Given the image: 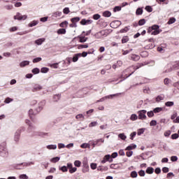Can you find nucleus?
Instances as JSON below:
<instances>
[{
    "mask_svg": "<svg viewBox=\"0 0 179 179\" xmlns=\"http://www.w3.org/2000/svg\"><path fill=\"white\" fill-rule=\"evenodd\" d=\"M157 125V121L155 120H151V122H150V127H156Z\"/></svg>",
    "mask_w": 179,
    "mask_h": 179,
    "instance_id": "obj_44",
    "label": "nucleus"
},
{
    "mask_svg": "<svg viewBox=\"0 0 179 179\" xmlns=\"http://www.w3.org/2000/svg\"><path fill=\"white\" fill-rule=\"evenodd\" d=\"M138 176H140V177H145V176H146V171H145L143 169H141L138 171Z\"/></svg>",
    "mask_w": 179,
    "mask_h": 179,
    "instance_id": "obj_33",
    "label": "nucleus"
},
{
    "mask_svg": "<svg viewBox=\"0 0 179 179\" xmlns=\"http://www.w3.org/2000/svg\"><path fill=\"white\" fill-rule=\"evenodd\" d=\"M107 34H106V31L102 30L96 34H95L96 38H101V37H106Z\"/></svg>",
    "mask_w": 179,
    "mask_h": 179,
    "instance_id": "obj_11",
    "label": "nucleus"
},
{
    "mask_svg": "<svg viewBox=\"0 0 179 179\" xmlns=\"http://www.w3.org/2000/svg\"><path fill=\"white\" fill-rule=\"evenodd\" d=\"M8 155H9V152L5 144L0 145V156L1 157H8Z\"/></svg>",
    "mask_w": 179,
    "mask_h": 179,
    "instance_id": "obj_3",
    "label": "nucleus"
},
{
    "mask_svg": "<svg viewBox=\"0 0 179 179\" xmlns=\"http://www.w3.org/2000/svg\"><path fill=\"white\" fill-rule=\"evenodd\" d=\"M140 58H141V57H139V55H133L131 56V59H132L133 61H139Z\"/></svg>",
    "mask_w": 179,
    "mask_h": 179,
    "instance_id": "obj_39",
    "label": "nucleus"
},
{
    "mask_svg": "<svg viewBox=\"0 0 179 179\" xmlns=\"http://www.w3.org/2000/svg\"><path fill=\"white\" fill-rule=\"evenodd\" d=\"M32 73H34V75H37L38 73H40V69L38 68H34L31 70Z\"/></svg>",
    "mask_w": 179,
    "mask_h": 179,
    "instance_id": "obj_31",
    "label": "nucleus"
},
{
    "mask_svg": "<svg viewBox=\"0 0 179 179\" xmlns=\"http://www.w3.org/2000/svg\"><path fill=\"white\" fill-rule=\"evenodd\" d=\"M178 138H179V134L177 133L173 134L171 136V139H173V140L178 139Z\"/></svg>",
    "mask_w": 179,
    "mask_h": 179,
    "instance_id": "obj_40",
    "label": "nucleus"
},
{
    "mask_svg": "<svg viewBox=\"0 0 179 179\" xmlns=\"http://www.w3.org/2000/svg\"><path fill=\"white\" fill-rule=\"evenodd\" d=\"M145 10H147V12H152L153 8H152V7L150 6H145Z\"/></svg>",
    "mask_w": 179,
    "mask_h": 179,
    "instance_id": "obj_63",
    "label": "nucleus"
},
{
    "mask_svg": "<svg viewBox=\"0 0 179 179\" xmlns=\"http://www.w3.org/2000/svg\"><path fill=\"white\" fill-rule=\"evenodd\" d=\"M154 171L155 174H160V173H162V169L160 167H157L155 169H154Z\"/></svg>",
    "mask_w": 179,
    "mask_h": 179,
    "instance_id": "obj_52",
    "label": "nucleus"
},
{
    "mask_svg": "<svg viewBox=\"0 0 179 179\" xmlns=\"http://www.w3.org/2000/svg\"><path fill=\"white\" fill-rule=\"evenodd\" d=\"M30 64V62L29 61H23L20 64V66L22 68H24V66H27V65H29Z\"/></svg>",
    "mask_w": 179,
    "mask_h": 179,
    "instance_id": "obj_26",
    "label": "nucleus"
},
{
    "mask_svg": "<svg viewBox=\"0 0 179 179\" xmlns=\"http://www.w3.org/2000/svg\"><path fill=\"white\" fill-rule=\"evenodd\" d=\"M173 23H176V18L171 17L168 22V24H173Z\"/></svg>",
    "mask_w": 179,
    "mask_h": 179,
    "instance_id": "obj_55",
    "label": "nucleus"
},
{
    "mask_svg": "<svg viewBox=\"0 0 179 179\" xmlns=\"http://www.w3.org/2000/svg\"><path fill=\"white\" fill-rule=\"evenodd\" d=\"M171 83V80H170V78H164V83L166 86H169V85H170Z\"/></svg>",
    "mask_w": 179,
    "mask_h": 179,
    "instance_id": "obj_29",
    "label": "nucleus"
},
{
    "mask_svg": "<svg viewBox=\"0 0 179 179\" xmlns=\"http://www.w3.org/2000/svg\"><path fill=\"white\" fill-rule=\"evenodd\" d=\"M108 170V167L107 166H99L97 167L98 171H107Z\"/></svg>",
    "mask_w": 179,
    "mask_h": 179,
    "instance_id": "obj_18",
    "label": "nucleus"
},
{
    "mask_svg": "<svg viewBox=\"0 0 179 179\" xmlns=\"http://www.w3.org/2000/svg\"><path fill=\"white\" fill-rule=\"evenodd\" d=\"M118 138H120V139H122V141H125L127 139V136L124 133H120L118 134Z\"/></svg>",
    "mask_w": 179,
    "mask_h": 179,
    "instance_id": "obj_28",
    "label": "nucleus"
},
{
    "mask_svg": "<svg viewBox=\"0 0 179 179\" xmlns=\"http://www.w3.org/2000/svg\"><path fill=\"white\" fill-rule=\"evenodd\" d=\"M177 160H178V157L173 155L171 157V161L174 162H177Z\"/></svg>",
    "mask_w": 179,
    "mask_h": 179,
    "instance_id": "obj_54",
    "label": "nucleus"
},
{
    "mask_svg": "<svg viewBox=\"0 0 179 179\" xmlns=\"http://www.w3.org/2000/svg\"><path fill=\"white\" fill-rule=\"evenodd\" d=\"M41 89H43V87L38 84L37 85H35L33 90H32V92H37V90H41Z\"/></svg>",
    "mask_w": 179,
    "mask_h": 179,
    "instance_id": "obj_19",
    "label": "nucleus"
},
{
    "mask_svg": "<svg viewBox=\"0 0 179 179\" xmlns=\"http://www.w3.org/2000/svg\"><path fill=\"white\" fill-rule=\"evenodd\" d=\"M129 40V39L128 38V37L124 36V37L122 38V44H125V43H128Z\"/></svg>",
    "mask_w": 179,
    "mask_h": 179,
    "instance_id": "obj_60",
    "label": "nucleus"
},
{
    "mask_svg": "<svg viewBox=\"0 0 179 179\" xmlns=\"http://www.w3.org/2000/svg\"><path fill=\"white\" fill-rule=\"evenodd\" d=\"M80 148H82V149H87V148H90V144L84 143L80 145Z\"/></svg>",
    "mask_w": 179,
    "mask_h": 179,
    "instance_id": "obj_34",
    "label": "nucleus"
},
{
    "mask_svg": "<svg viewBox=\"0 0 179 179\" xmlns=\"http://www.w3.org/2000/svg\"><path fill=\"white\" fill-rule=\"evenodd\" d=\"M61 99V94H57L53 96V101H58Z\"/></svg>",
    "mask_w": 179,
    "mask_h": 179,
    "instance_id": "obj_24",
    "label": "nucleus"
},
{
    "mask_svg": "<svg viewBox=\"0 0 179 179\" xmlns=\"http://www.w3.org/2000/svg\"><path fill=\"white\" fill-rule=\"evenodd\" d=\"M146 113H148V111L145 109L138 110L137 112L138 115V120H146Z\"/></svg>",
    "mask_w": 179,
    "mask_h": 179,
    "instance_id": "obj_5",
    "label": "nucleus"
},
{
    "mask_svg": "<svg viewBox=\"0 0 179 179\" xmlns=\"http://www.w3.org/2000/svg\"><path fill=\"white\" fill-rule=\"evenodd\" d=\"M11 101H13V99L9 97L6 98L4 100V103H6V104H9V103H11Z\"/></svg>",
    "mask_w": 179,
    "mask_h": 179,
    "instance_id": "obj_48",
    "label": "nucleus"
},
{
    "mask_svg": "<svg viewBox=\"0 0 179 179\" xmlns=\"http://www.w3.org/2000/svg\"><path fill=\"white\" fill-rule=\"evenodd\" d=\"M69 12H71V11L69 10V8H68V7L64 8V10H63V13L65 15H68V13H69Z\"/></svg>",
    "mask_w": 179,
    "mask_h": 179,
    "instance_id": "obj_61",
    "label": "nucleus"
},
{
    "mask_svg": "<svg viewBox=\"0 0 179 179\" xmlns=\"http://www.w3.org/2000/svg\"><path fill=\"white\" fill-rule=\"evenodd\" d=\"M162 100H164V95H158L155 98V101H157V103H159V101H162Z\"/></svg>",
    "mask_w": 179,
    "mask_h": 179,
    "instance_id": "obj_21",
    "label": "nucleus"
},
{
    "mask_svg": "<svg viewBox=\"0 0 179 179\" xmlns=\"http://www.w3.org/2000/svg\"><path fill=\"white\" fill-rule=\"evenodd\" d=\"M83 173H89V164H87V162L85 161L83 162Z\"/></svg>",
    "mask_w": 179,
    "mask_h": 179,
    "instance_id": "obj_10",
    "label": "nucleus"
},
{
    "mask_svg": "<svg viewBox=\"0 0 179 179\" xmlns=\"http://www.w3.org/2000/svg\"><path fill=\"white\" fill-rule=\"evenodd\" d=\"M59 170H60V171H62V173H66V171H68V167H66V166H63L62 167H59Z\"/></svg>",
    "mask_w": 179,
    "mask_h": 179,
    "instance_id": "obj_32",
    "label": "nucleus"
},
{
    "mask_svg": "<svg viewBox=\"0 0 179 179\" xmlns=\"http://www.w3.org/2000/svg\"><path fill=\"white\" fill-rule=\"evenodd\" d=\"M13 167L16 170H24V169H26V166L24 165V162L14 164Z\"/></svg>",
    "mask_w": 179,
    "mask_h": 179,
    "instance_id": "obj_8",
    "label": "nucleus"
},
{
    "mask_svg": "<svg viewBox=\"0 0 179 179\" xmlns=\"http://www.w3.org/2000/svg\"><path fill=\"white\" fill-rule=\"evenodd\" d=\"M65 26H68V22L67 21H64V22L60 23V27H65Z\"/></svg>",
    "mask_w": 179,
    "mask_h": 179,
    "instance_id": "obj_62",
    "label": "nucleus"
},
{
    "mask_svg": "<svg viewBox=\"0 0 179 179\" xmlns=\"http://www.w3.org/2000/svg\"><path fill=\"white\" fill-rule=\"evenodd\" d=\"M146 23V20L145 19H141L138 21V25L139 26H143Z\"/></svg>",
    "mask_w": 179,
    "mask_h": 179,
    "instance_id": "obj_51",
    "label": "nucleus"
},
{
    "mask_svg": "<svg viewBox=\"0 0 179 179\" xmlns=\"http://www.w3.org/2000/svg\"><path fill=\"white\" fill-rule=\"evenodd\" d=\"M95 143L96 144V146H101L102 143H104V138H99L96 140H94Z\"/></svg>",
    "mask_w": 179,
    "mask_h": 179,
    "instance_id": "obj_14",
    "label": "nucleus"
},
{
    "mask_svg": "<svg viewBox=\"0 0 179 179\" xmlns=\"http://www.w3.org/2000/svg\"><path fill=\"white\" fill-rule=\"evenodd\" d=\"M25 123L27 124V125H29L28 127V134H31V132L33 131H34V129H36V127L34 126H33V124H31V122H30L29 120H25Z\"/></svg>",
    "mask_w": 179,
    "mask_h": 179,
    "instance_id": "obj_7",
    "label": "nucleus"
},
{
    "mask_svg": "<svg viewBox=\"0 0 179 179\" xmlns=\"http://www.w3.org/2000/svg\"><path fill=\"white\" fill-rule=\"evenodd\" d=\"M65 33H66V30H65V29H59L57 31L58 34H65Z\"/></svg>",
    "mask_w": 179,
    "mask_h": 179,
    "instance_id": "obj_45",
    "label": "nucleus"
},
{
    "mask_svg": "<svg viewBox=\"0 0 179 179\" xmlns=\"http://www.w3.org/2000/svg\"><path fill=\"white\" fill-rule=\"evenodd\" d=\"M50 71L49 68H41V73H47Z\"/></svg>",
    "mask_w": 179,
    "mask_h": 179,
    "instance_id": "obj_47",
    "label": "nucleus"
},
{
    "mask_svg": "<svg viewBox=\"0 0 179 179\" xmlns=\"http://www.w3.org/2000/svg\"><path fill=\"white\" fill-rule=\"evenodd\" d=\"M138 116L137 114H131V116H130V120L131 121H136V120H138Z\"/></svg>",
    "mask_w": 179,
    "mask_h": 179,
    "instance_id": "obj_25",
    "label": "nucleus"
},
{
    "mask_svg": "<svg viewBox=\"0 0 179 179\" xmlns=\"http://www.w3.org/2000/svg\"><path fill=\"white\" fill-rule=\"evenodd\" d=\"M82 57V53H78L74 55L73 57V62H77L78 59Z\"/></svg>",
    "mask_w": 179,
    "mask_h": 179,
    "instance_id": "obj_15",
    "label": "nucleus"
},
{
    "mask_svg": "<svg viewBox=\"0 0 179 179\" xmlns=\"http://www.w3.org/2000/svg\"><path fill=\"white\" fill-rule=\"evenodd\" d=\"M90 168L92 169V170H96V169H97V164L91 163L90 164Z\"/></svg>",
    "mask_w": 179,
    "mask_h": 179,
    "instance_id": "obj_46",
    "label": "nucleus"
},
{
    "mask_svg": "<svg viewBox=\"0 0 179 179\" xmlns=\"http://www.w3.org/2000/svg\"><path fill=\"white\" fill-rule=\"evenodd\" d=\"M145 173L146 174H153V173H155V169L153 167L148 166L145 170Z\"/></svg>",
    "mask_w": 179,
    "mask_h": 179,
    "instance_id": "obj_13",
    "label": "nucleus"
},
{
    "mask_svg": "<svg viewBox=\"0 0 179 179\" xmlns=\"http://www.w3.org/2000/svg\"><path fill=\"white\" fill-rule=\"evenodd\" d=\"M134 155V151L129 150L126 152V156L127 157H131Z\"/></svg>",
    "mask_w": 179,
    "mask_h": 179,
    "instance_id": "obj_56",
    "label": "nucleus"
},
{
    "mask_svg": "<svg viewBox=\"0 0 179 179\" xmlns=\"http://www.w3.org/2000/svg\"><path fill=\"white\" fill-rule=\"evenodd\" d=\"M103 16H104V17H110V16H111V12L108 10L104 11L103 13Z\"/></svg>",
    "mask_w": 179,
    "mask_h": 179,
    "instance_id": "obj_30",
    "label": "nucleus"
},
{
    "mask_svg": "<svg viewBox=\"0 0 179 179\" xmlns=\"http://www.w3.org/2000/svg\"><path fill=\"white\" fill-rule=\"evenodd\" d=\"M44 106H45V100H43L38 103V107L36 109V113H40V111L43 110Z\"/></svg>",
    "mask_w": 179,
    "mask_h": 179,
    "instance_id": "obj_9",
    "label": "nucleus"
},
{
    "mask_svg": "<svg viewBox=\"0 0 179 179\" xmlns=\"http://www.w3.org/2000/svg\"><path fill=\"white\" fill-rule=\"evenodd\" d=\"M136 136V131H133L130 134V139L134 141V138Z\"/></svg>",
    "mask_w": 179,
    "mask_h": 179,
    "instance_id": "obj_49",
    "label": "nucleus"
},
{
    "mask_svg": "<svg viewBox=\"0 0 179 179\" xmlns=\"http://www.w3.org/2000/svg\"><path fill=\"white\" fill-rule=\"evenodd\" d=\"M166 107H173L174 106V101H166L165 102Z\"/></svg>",
    "mask_w": 179,
    "mask_h": 179,
    "instance_id": "obj_35",
    "label": "nucleus"
},
{
    "mask_svg": "<svg viewBox=\"0 0 179 179\" xmlns=\"http://www.w3.org/2000/svg\"><path fill=\"white\" fill-rule=\"evenodd\" d=\"M77 170H78V168H76V167L73 166V167H71V169H69V173L73 174V173H76Z\"/></svg>",
    "mask_w": 179,
    "mask_h": 179,
    "instance_id": "obj_41",
    "label": "nucleus"
},
{
    "mask_svg": "<svg viewBox=\"0 0 179 179\" xmlns=\"http://www.w3.org/2000/svg\"><path fill=\"white\" fill-rule=\"evenodd\" d=\"M60 159V157H55L50 159V162L51 163H58V162H59Z\"/></svg>",
    "mask_w": 179,
    "mask_h": 179,
    "instance_id": "obj_20",
    "label": "nucleus"
},
{
    "mask_svg": "<svg viewBox=\"0 0 179 179\" xmlns=\"http://www.w3.org/2000/svg\"><path fill=\"white\" fill-rule=\"evenodd\" d=\"M120 94H121V93H116V94H113L105 96L101 98L99 100L96 101V103L103 102V101L107 100V99H114V97H118V96H120Z\"/></svg>",
    "mask_w": 179,
    "mask_h": 179,
    "instance_id": "obj_4",
    "label": "nucleus"
},
{
    "mask_svg": "<svg viewBox=\"0 0 179 179\" xmlns=\"http://www.w3.org/2000/svg\"><path fill=\"white\" fill-rule=\"evenodd\" d=\"M19 178L20 179H29V176L26 174H21L19 176Z\"/></svg>",
    "mask_w": 179,
    "mask_h": 179,
    "instance_id": "obj_57",
    "label": "nucleus"
},
{
    "mask_svg": "<svg viewBox=\"0 0 179 179\" xmlns=\"http://www.w3.org/2000/svg\"><path fill=\"white\" fill-rule=\"evenodd\" d=\"M87 41V38L85 36L80 37V43H86Z\"/></svg>",
    "mask_w": 179,
    "mask_h": 179,
    "instance_id": "obj_50",
    "label": "nucleus"
},
{
    "mask_svg": "<svg viewBox=\"0 0 179 179\" xmlns=\"http://www.w3.org/2000/svg\"><path fill=\"white\" fill-rule=\"evenodd\" d=\"M136 13V15H142L143 13V10H142V8H138Z\"/></svg>",
    "mask_w": 179,
    "mask_h": 179,
    "instance_id": "obj_59",
    "label": "nucleus"
},
{
    "mask_svg": "<svg viewBox=\"0 0 179 179\" xmlns=\"http://www.w3.org/2000/svg\"><path fill=\"white\" fill-rule=\"evenodd\" d=\"M74 166L75 167H80L82 166V162L79 160H76L74 162Z\"/></svg>",
    "mask_w": 179,
    "mask_h": 179,
    "instance_id": "obj_36",
    "label": "nucleus"
},
{
    "mask_svg": "<svg viewBox=\"0 0 179 179\" xmlns=\"http://www.w3.org/2000/svg\"><path fill=\"white\" fill-rule=\"evenodd\" d=\"M45 41V38H39L36 41H35V43L37 44V45H41L43 44V43H44Z\"/></svg>",
    "mask_w": 179,
    "mask_h": 179,
    "instance_id": "obj_17",
    "label": "nucleus"
},
{
    "mask_svg": "<svg viewBox=\"0 0 179 179\" xmlns=\"http://www.w3.org/2000/svg\"><path fill=\"white\" fill-rule=\"evenodd\" d=\"M26 19H27V15H22V14H20V13H17L16 15L14 16L15 20H26Z\"/></svg>",
    "mask_w": 179,
    "mask_h": 179,
    "instance_id": "obj_6",
    "label": "nucleus"
},
{
    "mask_svg": "<svg viewBox=\"0 0 179 179\" xmlns=\"http://www.w3.org/2000/svg\"><path fill=\"white\" fill-rule=\"evenodd\" d=\"M24 164L25 165V167H28V166H31V164H34V162H24Z\"/></svg>",
    "mask_w": 179,
    "mask_h": 179,
    "instance_id": "obj_64",
    "label": "nucleus"
},
{
    "mask_svg": "<svg viewBox=\"0 0 179 179\" xmlns=\"http://www.w3.org/2000/svg\"><path fill=\"white\" fill-rule=\"evenodd\" d=\"M152 111L154 112V114H157V113L163 111V108L157 107V108H154Z\"/></svg>",
    "mask_w": 179,
    "mask_h": 179,
    "instance_id": "obj_22",
    "label": "nucleus"
},
{
    "mask_svg": "<svg viewBox=\"0 0 179 179\" xmlns=\"http://www.w3.org/2000/svg\"><path fill=\"white\" fill-rule=\"evenodd\" d=\"M71 20L72 23H76V22H79V20H80V18L79 17H76L72 18Z\"/></svg>",
    "mask_w": 179,
    "mask_h": 179,
    "instance_id": "obj_53",
    "label": "nucleus"
},
{
    "mask_svg": "<svg viewBox=\"0 0 179 179\" xmlns=\"http://www.w3.org/2000/svg\"><path fill=\"white\" fill-rule=\"evenodd\" d=\"M24 131H26V127H22L15 131L14 134V142H15V143H19L20 135L22 132H24Z\"/></svg>",
    "mask_w": 179,
    "mask_h": 179,
    "instance_id": "obj_1",
    "label": "nucleus"
},
{
    "mask_svg": "<svg viewBox=\"0 0 179 179\" xmlns=\"http://www.w3.org/2000/svg\"><path fill=\"white\" fill-rule=\"evenodd\" d=\"M38 24V21L34 20L32 22L29 24V27H33L34 26H37Z\"/></svg>",
    "mask_w": 179,
    "mask_h": 179,
    "instance_id": "obj_38",
    "label": "nucleus"
},
{
    "mask_svg": "<svg viewBox=\"0 0 179 179\" xmlns=\"http://www.w3.org/2000/svg\"><path fill=\"white\" fill-rule=\"evenodd\" d=\"M82 48H89V45L86 44V45H78V49L80 50Z\"/></svg>",
    "mask_w": 179,
    "mask_h": 179,
    "instance_id": "obj_58",
    "label": "nucleus"
},
{
    "mask_svg": "<svg viewBox=\"0 0 179 179\" xmlns=\"http://www.w3.org/2000/svg\"><path fill=\"white\" fill-rule=\"evenodd\" d=\"M137 145L135 143H131L129 145H128L126 148L125 150H130L132 151L134 149H136Z\"/></svg>",
    "mask_w": 179,
    "mask_h": 179,
    "instance_id": "obj_12",
    "label": "nucleus"
},
{
    "mask_svg": "<svg viewBox=\"0 0 179 179\" xmlns=\"http://www.w3.org/2000/svg\"><path fill=\"white\" fill-rule=\"evenodd\" d=\"M130 177L131 178H136L138 177V172L136 171H133L130 173Z\"/></svg>",
    "mask_w": 179,
    "mask_h": 179,
    "instance_id": "obj_27",
    "label": "nucleus"
},
{
    "mask_svg": "<svg viewBox=\"0 0 179 179\" xmlns=\"http://www.w3.org/2000/svg\"><path fill=\"white\" fill-rule=\"evenodd\" d=\"M143 132H145V129H143V128L138 129V131H137V135L138 136H141V135H142V134H143Z\"/></svg>",
    "mask_w": 179,
    "mask_h": 179,
    "instance_id": "obj_42",
    "label": "nucleus"
},
{
    "mask_svg": "<svg viewBox=\"0 0 179 179\" xmlns=\"http://www.w3.org/2000/svg\"><path fill=\"white\" fill-rule=\"evenodd\" d=\"M147 115L149 118H152V117H155V112H153V110H150L147 112Z\"/></svg>",
    "mask_w": 179,
    "mask_h": 179,
    "instance_id": "obj_37",
    "label": "nucleus"
},
{
    "mask_svg": "<svg viewBox=\"0 0 179 179\" xmlns=\"http://www.w3.org/2000/svg\"><path fill=\"white\" fill-rule=\"evenodd\" d=\"M114 66L115 68H120V67L122 66V61H117V63L115 64H114Z\"/></svg>",
    "mask_w": 179,
    "mask_h": 179,
    "instance_id": "obj_43",
    "label": "nucleus"
},
{
    "mask_svg": "<svg viewBox=\"0 0 179 179\" xmlns=\"http://www.w3.org/2000/svg\"><path fill=\"white\" fill-rule=\"evenodd\" d=\"M152 36H157L160 34V29H159V25H153L152 27L148 29V33H150Z\"/></svg>",
    "mask_w": 179,
    "mask_h": 179,
    "instance_id": "obj_2",
    "label": "nucleus"
},
{
    "mask_svg": "<svg viewBox=\"0 0 179 179\" xmlns=\"http://www.w3.org/2000/svg\"><path fill=\"white\" fill-rule=\"evenodd\" d=\"M36 113H34L33 109H30L28 112V115H29V118H31V120H33V118H34V116L36 115Z\"/></svg>",
    "mask_w": 179,
    "mask_h": 179,
    "instance_id": "obj_16",
    "label": "nucleus"
},
{
    "mask_svg": "<svg viewBox=\"0 0 179 179\" xmlns=\"http://www.w3.org/2000/svg\"><path fill=\"white\" fill-rule=\"evenodd\" d=\"M47 149H48L49 150H55V149H57V145H48L46 146Z\"/></svg>",
    "mask_w": 179,
    "mask_h": 179,
    "instance_id": "obj_23",
    "label": "nucleus"
}]
</instances>
